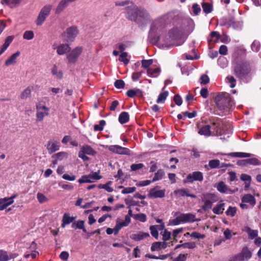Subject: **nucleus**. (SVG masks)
Here are the masks:
<instances>
[{
	"label": "nucleus",
	"mask_w": 261,
	"mask_h": 261,
	"mask_svg": "<svg viewBox=\"0 0 261 261\" xmlns=\"http://www.w3.org/2000/svg\"><path fill=\"white\" fill-rule=\"evenodd\" d=\"M163 40L162 45L163 47H171L181 45L185 39L184 37V29L180 26H175L171 29L167 35L164 37H160Z\"/></svg>",
	"instance_id": "obj_1"
},
{
	"label": "nucleus",
	"mask_w": 261,
	"mask_h": 261,
	"mask_svg": "<svg viewBox=\"0 0 261 261\" xmlns=\"http://www.w3.org/2000/svg\"><path fill=\"white\" fill-rule=\"evenodd\" d=\"M125 9L126 17L128 20L141 23L148 18V14L146 11L138 8L133 3H130Z\"/></svg>",
	"instance_id": "obj_2"
},
{
	"label": "nucleus",
	"mask_w": 261,
	"mask_h": 261,
	"mask_svg": "<svg viewBox=\"0 0 261 261\" xmlns=\"http://www.w3.org/2000/svg\"><path fill=\"white\" fill-rule=\"evenodd\" d=\"M215 100L218 108L222 111L224 115H226L234 106L233 100L227 93L217 96Z\"/></svg>",
	"instance_id": "obj_3"
},
{
	"label": "nucleus",
	"mask_w": 261,
	"mask_h": 261,
	"mask_svg": "<svg viewBox=\"0 0 261 261\" xmlns=\"http://www.w3.org/2000/svg\"><path fill=\"white\" fill-rule=\"evenodd\" d=\"M255 71V66L246 62L239 63L234 67V73L241 79L251 75Z\"/></svg>",
	"instance_id": "obj_4"
},
{
	"label": "nucleus",
	"mask_w": 261,
	"mask_h": 261,
	"mask_svg": "<svg viewBox=\"0 0 261 261\" xmlns=\"http://www.w3.org/2000/svg\"><path fill=\"white\" fill-rule=\"evenodd\" d=\"M165 27V21L163 19H159L155 20L151 24L149 33V37L154 40H158L162 45L163 40L160 39V37H164L161 33H163Z\"/></svg>",
	"instance_id": "obj_5"
},
{
	"label": "nucleus",
	"mask_w": 261,
	"mask_h": 261,
	"mask_svg": "<svg viewBox=\"0 0 261 261\" xmlns=\"http://www.w3.org/2000/svg\"><path fill=\"white\" fill-rule=\"evenodd\" d=\"M201 200L203 203L201 209L206 212L212 208L213 204L218 200V198L215 194L206 193L201 196Z\"/></svg>",
	"instance_id": "obj_6"
},
{
	"label": "nucleus",
	"mask_w": 261,
	"mask_h": 261,
	"mask_svg": "<svg viewBox=\"0 0 261 261\" xmlns=\"http://www.w3.org/2000/svg\"><path fill=\"white\" fill-rule=\"evenodd\" d=\"M36 121L41 122L45 117L49 115V109L41 102H39L36 104Z\"/></svg>",
	"instance_id": "obj_7"
},
{
	"label": "nucleus",
	"mask_w": 261,
	"mask_h": 261,
	"mask_svg": "<svg viewBox=\"0 0 261 261\" xmlns=\"http://www.w3.org/2000/svg\"><path fill=\"white\" fill-rule=\"evenodd\" d=\"M51 9V5H46L41 9L36 20L37 25H41L43 23L47 17L49 15Z\"/></svg>",
	"instance_id": "obj_8"
},
{
	"label": "nucleus",
	"mask_w": 261,
	"mask_h": 261,
	"mask_svg": "<svg viewBox=\"0 0 261 261\" xmlns=\"http://www.w3.org/2000/svg\"><path fill=\"white\" fill-rule=\"evenodd\" d=\"M101 178L102 176L99 175V172H95L92 174L82 176V177L78 180V182L80 184L90 183L99 180Z\"/></svg>",
	"instance_id": "obj_9"
},
{
	"label": "nucleus",
	"mask_w": 261,
	"mask_h": 261,
	"mask_svg": "<svg viewBox=\"0 0 261 261\" xmlns=\"http://www.w3.org/2000/svg\"><path fill=\"white\" fill-rule=\"evenodd\" d=\"M83 50L82 46H77L72 49L67 55V58L69 63H75Z\"/></svg>",
	"instance_id": "obj_10"
},
{
	"label": "nucleus",
	"mask_w": 261,
	"mask_h": 261,
	"mask_svg": "<svg viewBox=\"0 0 261 261\" xmlns=\"http://www.w3.org/2000/svg\"><path fill=\"white\" fill-rule=\"evenodd\" d=\"M79 33V31L76 27L72 26L66 29L64 33V35L66 37L67 42H72Z\"/></svg>",
	"instance_id": "obj_11"
},
{
	"label": "nucleus",
	"mask_w": 261,
	"mask_h": 261,
	"mask_svg": "<svg viewBox=\"0 0 261 261\" xmlns=\"http://www.w3.org/2000/svg\"><path fill=\"white\" fill-rule=\"evenodd\" d=\"M203 179V173L200 171H195L188 175L184 182L192 183L194 181H202Z\"/></svg>",
	"instance_id": "obj_12"
},
{
	"label": "nucleus",
	"mask_w": 261,
	"mask_h": 261,
	"mask_svg": "<svg viewBox=\"0 0 261 261\" xmlns=\"http://www.w3.org/2000/svg\"><path fill=\"white\" fill-rule=\"evenodd\" d=\"M108 149L111 152L119 154L129 155L130 153V150L128 148L117 145H110L108 147Z\"/></svg>",
	"instance_id": "obj_13"
},
{
	"label": "nucleus",
	"mask_w": 261,
	"mask_h": 261,
	"mask_svg": "<svg viewBox=\"0 0 261 261\" xmlns=\"http://www.w3.org/2000/svg\"><path fill=\"white\" fill-rule=\"evenodd\" d=\"M218 192L222 194L231 195L234 193V191L229 188L223 181H220L215 186Z\"/></svg>",
	"instance_id": "obj_14"
},
{
	"label": "nucleus",
	"mask_w": 261,
	"mask_h": 261,
	"mask_svg": "<svg viewBox=\"0 0 261 261\" xmlns=\"http://www.w3.org/2000/svg\"><path fill=\"white\" fill-rule=\"evenodd\" d=\"M237 255L241 261H243L250 259L252 256V252L247 247H244L240 253L237 254Z\"/></svg>",
	"instance_id": "obj_15"
},
{
	"label": "nucleus",
	"mask_w": 261,
	"mask_h": 261,
	"mask_svg": "<svg viewBox=\"0 0 261 261\" xmlns=\"http://www.w3.org/2000/svg\"><path fill=\"white\" fill-rule=\"evenodd\" d=\"M165 190H159L158 187L151 189L149 193V196L151 198H163L165 195Z\"/></svg>",
	"instance_id": "obj_16"
},
{
	"label": "nucleus",
	"mask_w": 261,
	"mask_h": 261,
	"mask_svg": "<svg viewBox=\"0 0 261 261\" xmlns=\"http://www.w3.org/2000/svg\"><path fill=\"white\" fill-rule=\"evenodd\" d=\"M54 49L57 50V53L59 55H63L69 51L70 47L67 44H60L56 47H54Z\"/></svg>",
	"instance_id": "obj_17"
},
{
	"label": "nucleus",
	"mask_w": 261,
	"mask_h": 261,
	"mask_svg": "<svg viewBox=\"0 0 261 261\" xmlns=\"http://www.w3.org/2000/svg\"><path fill=\"white\" fill-rule=\"evenodd\" d=\"M242 202L248 203L252 206L256 204V200L254 197L250 194H245L241 199Z\"/></svg>",
	"instance_id": "obj_18"
},
{
	"label": "nucleus",
	"mask_w": 261,
	"mask_h": 261,
	"mask_svg": "<svg viewBox=\"0 0 261 261\" xmlns=\"http://www.w3.org/2000/svg\"><path fill=\"white\" fill-rule=\"evenodd\" d=\"M148 237H149V234L148 233L139 232L137 233L132 234L130 238L135 241H140Z\"/></svg>",
	"instance_id": "obj_19"
},
{
	"label": "nucleus",
	"mask_w": 261,
	"mask_h": 261,
	"mask_svg": "<svg viewBox=\"0 0 261 261\" xmlns=\"http://www.w3.org/2000/svg\"><path fill=\"white\" fill-rule=\"evenodd\" d=\"M19 55V51H17L16 53L13 54L5 61V65L7 66H9L10 65L15 64L17 62V58Z\"/></svg>",
	"instance_id": "obj_20"
},
{
	"label": "nucleus",
	"mask_w": 261,
	"mask_h": 261,
	"mask_svg": "<svg viewBox=\"0 0 261 261\" xmlns=\"http://www.w3.org/2000/svg\"><path fill=\"white\" fill-rule=\"evenodd\" d=\"M225 204L222 201L220 203L216 204L212 209L213 212L216 215H221L223 213L225 210Z\"/></svg>",
	"instance_id": "obj_21"
},
{
	"label": "nucleus",
	"mask_w": 261,
	"mask_h": 261,
	"mask_svg": "<svg viewBox=\"0 0 261 261\" xmlns=\"http://www.w3.org/2000/svg\"><path fill=\"white\" fill-rule=\"evenodd\" d=\"M60 146L58 142L49 141L47 145V149L50 154L59 150Z\"/></svg>",
	"instance_id": "obj_22"
},
{
	"label": "nucleus",
	"mask_w": 261,
	"mask_h": 261,
	"mask_svg": "<svg viewBox=\"0 0 261 261\" xmlns=\"http://www.w3.org/2000/svg\"><path fill=\"white\" fill-rule=\"evenodd\" d=\"M168 246V243L165 242H156L153 243L151 247V250L154 251L158 249H165Z\"/></svg>",
	"instance_id": "obj_23"
},
{
	"label": "nucleus",
	"mask_w": 261,
	"mask_h": 261,
	"mask_svg": "<svg viewBox=\"0 0 261 261\" xmlns=\"http://www.w3.org/2000/svg\"><path fill=\"white\" fill-rule=\"evenodd\" d=\"M198 134L200 135L205 136H210L212 135V131L210 125H205L201 127L198 130Z\"/></svg>",
	"instance_id": "obj_24"
},
{
	"label": "nucleus",
	"mask_w": 261,
	"mask_h": 261,
	"mask_svg": "<svg viewBox=\"0 0 261 261\" xmlns=\"http://www.w3.org/2000/svg\"><path fill=\"white\" fill-rule=\"evenodd\" d=\"M75 219L74 217H70L67 213H65L62 219V223L61 226L64 228L66 225L69 224Z\"/></svg>",
	"instance_id": "obj_25"
},
{
	"label": "nucleus",
	"mask_w": 261,
	"mask_h": 261,
	"mask_svg": "<svg viewBox=\"0 0 261 261\" xmlns=\"http://www.w3.org/2000/svg\"><path fill=\"white\" fill-rule=\"evenodd\" d=\"M13 39L12 36H8L5 40L4 44L2 46L0 49V56L3 54L5 51L7 49L10 43L12 42Z\"/></svg>",
	"instance_id": "obj_26"
},
{
	"label": "nucleus",
	"mask_w": 261,
	"mask_h": 261,
	"mask_svg": "<svg viewBox=\"0 0 261 261\" xmlns=\"http://www.w3.org/2000/svg\"><path fill=\"white\" fill-rule=\"evenodd\" d=\"M33 90V87L29 86L25 88L21 93L20 98L21 99H26L31 96L32 90Z\"/></svg>",
	"instance_id": "obj_27"
},
{
	"label": "nucleus",
	"mask_w": 261,
	"mask_h": 261,
	"mask_svg": "<svg viewBox=\"0 0 261 261\" xmlns=\"http://www.w3.org/2000/svg\"><path fill=\"white\" fill-rule=\"evenodd\" d=\"M190 190L188 189H179L174 191V194L176 197L188 196V193Z\"/></svg>",
	"instance_id": "obj_28"
},
{
	"label": "nucleus",
	"mask_w": 261,
	"mask_h": 261,
	"mask_svg": "<svg viewBox=\"0 0 261 261\" xmlns=\"http://www.w3.org/2000/svg\"><path fill=\"white\" fill-rule=\"evenodd\" d=\"M161 72L160 68L156 67L154 69L148 68L147 70V75L151 77H155L158 76Z\"/></svg>",
	"instance_id": "obj_29"
},
{
	"label": "nucleus",
	"mask_w": 261,
	"mask_h": 261,
	"mask_svg": "<svg viewBox=\"0 0 261 261\" xmlns=\"http://www.w3.org/2000/svg\"><path fill=\"white\" fill-rule=\"evenodd\" d=\"M228 25L229 27H232L234 29H240L242 26V23L239 21H236L232 18L228 22Z\"/></svg>",
	"instance_id": "obj_30"
},
{
	"label": "nucleus",
	"mask_w": 261,
	"mask_h": 261,
	"mask_svg": "<svg viewBox=\"0 0 261 261\" xmlns=\"http://www.w3.org/2000/svg\"><path fill=\"white\" fill-rule=\"evenodd\" d=\"M129 116L128 113L123 112L119 116V121L121 124H124L129 121Z\"/></svg>",
	"instance_id": "obj_31"
},
{
	"label": "nucleus",
	"mask_w": 261,
	"mask_h": 261,
	"mask_svg": "<svg viewBox=\"0 0 261 261\" xmlns=\"http://www.w3.org/2000/svg\"><path fill=\"white\" fill-rule=\"evenodd\" d=\"M210 37L211 39H208V42L216 43L218 42L220 35L218 32L213 31L211 33Z\"/></svg>",
	"instance_id": "obj_32"
},
{
	"label": "nucleus",
	"mask_w": 261,
	"mask_h": 261,
	"mask_svg": "<svg viewBox=\"0 0 261 261\" xmlns=\"http://www.w3.org/2000/svg\"><path fill=\"white\" fill-rule=\"evenodd\" d=\"M51 73L58 79H61L63 77L62 72L58 69V66L56 65L53 66L51 69Z\"/></svg>",
	"instance_id": "obj_33"
},
{
	"label": "nucleus",
	"mask_w": 261,
	"mask_h": 261,
	"mask_svg": "<svg viewBox=\"0 0 261 261\" xmlns=\"http://www.w3.org/2000/svg\"><path fill=\"white\" fill-rule=\"evenodd\" d=\"M8 200L7 197L0 198V211L4 210L8 206L12 204Z\"/></svg>",
	"instance_id": "obj_34"
},
{
	"label": "nucleus",
	"mask_w": 261,
	"mask_h": 261,
	"mask_svg": "<svg viewBox=\"0 0 261 261\" xmlns=\"http://www.w3.org/2000/svg\"><path fill=\"white\" fill-rule=\"evenodd\" d=\"M245 231L248 233L249 238L251 239H253L258 236V231L257 230L251 229L249 227H247L245 228Z\"/></svg>",
	"instance_id": "obj_35"
},
{
	"label": "nucleus",
	"mask_w": 261,
	"mask_h": 261,
	"mask_svg": "<svg viewBox=\"0 0 261 261\" xmlns=\"http://www.w3.org/2000/svg\"><path fill=\"white\" fill-rule=\"evenodd\" d=\"M68 5V3L64 0H62L56 8V13H60Z\"/></svg>",
	"instance_id": "obj_36"
},
{
	"label": "nucleus",
	"mask_w": 261,
	"mask_h": 261,
	"mask_svg": "<svg viewBox=\"0 0 261 261\" xmlns=\"http://www.w3.org/2000/svg\"><path fill=\"white\" fill-rule=\"evenodd\" d=\"M186 223H192L195 221H199L200 219H196L195 215L187 213L185 214Z\"/></svg>",
	"instance_id": "obj_37"
},
{
	"label": "nucleus",
	"mask_w": 261,
	"mask_h": 261,
	"mask_svg": "<svg viewBox=\"0 0 261 261\" xmlns=\"http://www.w3.org/2000/svg\"><path fill=\"white\" fill-rule=\"evenodd\" d=\"M81 150L83 151L85 153L89 155H93L96 153L95 151H94L91 146L87 145L83 146L82 147Z\"/></svg>",
	"instance_id": "obj_38"
},
{
	"label": "nucleus",
	"mask_w": 261,
	"mask_h": 261,
	"mask_svg": "<svg viewBox=\"0 0 261 261\" xmlns=\"http://www.w3.org/2000/svg\"><path fill=\"white\" fill-rule=\"evenodd\" d=\"M164 172L162 169H159L155 173L154 176L153 177L152 181L154 182L162 179L164 175Z\"/></svg>",
	"instance_id": "obj_39"
},
{
	"label": "nucleus",
	"mask_w": 261,
	"mask_h": 261,
	"mask_svg": "<svg viewBox=\"0 0 261 261\" xmlns=\"http://www.w3.org/2000/svg\"><path fill=\"white\" fill-rule=\"evenodd\" d=\"M237 211V209L236 207L229 206L225 212V214L227 216L233 217L236 215Z\"/></svg>",
	"instance_id": "obj_40"
},
{
	"label": "nucleus",
	"mask_w": 261,
	"mask_h": 261,
	"mask_svg": "<svg viewBox=\"0 0 261 261\" xmlns=\"http://www.w3.org/2000/svg\"><path fill=\"white\" fill-rule=\"evenodd\" d=\"M244 165L250 164L253 165H257L259 164V161L256 158H251L242 161Z\"/></svg>",
	"instance_id": "obj_41"
},
{
	"label": "nucleus",
	"mask_w": 261,
	"mask_h": 261,
	"mask_svg": "<svg viewBox=\"0 0 261 261\" xmlns=\"http://www.w3.org/2000/svg\"><path fill=\"white\" fill-rule=\"evenodd\" d=\"M168 95V92L167 91L164 92L158 96V98L156 99V102L158 103H161L165 101L167 96Z\"/></svg>",
	"instance_id": "obj_42"
},
{
	"label": "nucleus",
	"mask_w": 261,
	"mask_h": 261,
	"mask_svg": "<svg viewBox=\"0 0 261 261\" xmlns=\"http://www.w3.org/2000/svg\"><path fill=\"white\" fill-rule=\"evenodd\" d=\"M133 217L137 220H139L142 222H145L147 220L146 215L144 214H138L133 216Z\"/></svg>",
	"instance_id": "obj_43"
},
{
	"label": "nucleus",
	"mask_w": 261,
	"mask_h": 261,
	"mask_svg": "<svg viewBox=\"0 0 261 261\" xmlns=\"http://www.w3.org/2000/svg\"><path fill=\"white\" fill-rule=\"evenodd\" d=\"M141 93V91L140 89H130L127 91L126 95L129 97H134L137 94Z\"/></svg>",
	"instance_id": "obj_44"
},
{
	"label": "nucleus",
	"mask_w": 261,
	"mask_h": 261,
	"mask_svg": "<svg viewBox=\"0 0 261 261\" xmlns=\"http://www.w3.org/2000/svg\"><path fill=\"white\" fill-rule=\"evenodd\" d=\"M178 213H176L175 216L176 218L170 220L169 221L168 225L169 226H176L180 224L179 218L177 216Z\"/></svg>",
	"instance_id": "obj_45"
},
{
	"label": "nucleus",
	"mask_w": 261,
	"mask_h": 261,
	"mask_svg": "<svg viewBox=\"0 0 261 261\" xmlns=\"http://www.w3.org/2000/svg\"><path fill=\"white\" fill-rule=\"evenodd\" d=\"M106 124V121L101 120L99 121V124H95L94 126V131H102L103 129V126Z\"/></svg>",
	"instance_id": "obj_46"
},
{
	"label": "nucleus",
	"mask_w": 261,
	"mask_h": 261,
	"mask_svg": "<svg viewBox=\"0 0 261 261\" xmlns=\"http://www.w3.org/2000/svg\"><path fill=\"white\" fill-rule=\"evenodd\" d=\"M220 162L218 160H212L208 162V166L211 169L218 168L220 165Z\"/></svg>",
	"instance_id": "obj_47"
},
{
	"label": "nucleus",
	"mask_w": 261,
	"mask_h": 261,
	"mask_svg": "<svg viewBox=\"0 0 261 261\" xmlns=\"http://www.w3.org/2000/svg\"><path fill=\"white\" fill-rule=\"evenodd\" d=\"M226 80L229 84L230 88H233L236 86L237 81L235 78L232 76H228L226 77Z\"/></svg>",
	"instance_id": "obj_48"
},
{
	"label": "nucleus",
	"mask_w": 261,
	"mask_h": 261,
	"mask_svg": "<svg viewBox=\"0 0 261 261\" xmlns=\"http://www.w3.org/2000/svg\"><path fill=\"white\" fill-rule=\"evenodd\" d=\"M10 259L7 252L3 250H0V261H8Z\"/></svg>",
	"instance_id": "obj_49"
},
{
	"label": "nucleus",
	"mask_w": 261,
	"mask_h": 261,
	"mask_svg": "<svg viewBox=\"0 0 261 261\" xmlns=\"http://www.w3.org/2000/svg\"><path fill=\"white\" fill-rule=\"evenodd\" d=\"M202 7L203 11L206 14L210 13L212 10V6L209 3H203Z\"/></svg>",
	"instance_id": "obj_50"
},
{
	"label": "nucleus",
	"mask_w": 261,
	"mask_h": 261,
	"mask_svg": "<svg viewBox=\"0 0 261 261\" xmlns=\"http://www.w3.org/2000/svg\"><path fill=\"white\" fill-rule=\"evenodd\" d=\"M153 63V60H143L142 61V66L145 69H147V70L149 68V67L152 65Z\"/></svg>",
	"instance_id": "obj_51"
},
{
	"label": "nucleus",
	"mask_w": 261,
	"mask_h": 261,
	"mask_svg": "<svg viewBox=\"0 0 261 261\" xmlns=\"http://www.w3.org/2000/svg\"><path fill=\"white\" fill-rule=\"evenodd\" d=\"M34 37V33L32 31H25L23 35V37L26 40H31Z\"/></svg>",
	"instance_id": "obj_52"
},
{
	"label": "nucleus",
	"mask_w": 261,
	"mask_h": 261,
	"mask_svg": "<svg viewBox=\"0 0 261 261\" xmlns=\"http://www.w3.org/2000/svg\"><path fill=\"white\" fill-rule=\"evenodd\" d=\"M127 54L125 52H123L120 55L119 60L125 64H127L129 63V60L127 58Z\"/></svg>",
	"instance_id": "obj_53"
},
{
	"label": "nucleus",
	"mask_w": 261,
	"mask_h": 261,
	"mask_svg": "<svg viewBox=\"0 0 261 261\" xmlns=\"http://www.w3.org/2000/svg\"><path fill=\"white\" fill-rule=\"evenodd\" d=\"M260 46V42L256 40L254 41L251 45L252 50L255 52H257L259 50Z\"/></svg>",
	"instance_id": "obj_54"
},
{
	"label": "nucleus",
	"mask_w": 261,
	"mask_h": 261,
	"mask_svg": "<svg viewBox=\"0 0 261 261\" xmlns=\"http://www.w3.org/2000/svg\"><path fill=\"white\" fill-rule=\"evenodd\" d=\"M37 198L38 201L41 203L45 202L48 200L47 198L44 195L41 193H37Z\"/></svg>",
	"instance_id": "obj_55"
},
{
	"label": "nucleus",
	"mask_w": 261,
	"mask_h": 261,
	"mask_svg": "<svg viewBox=\"0 0 261 261\" xmlns=\"http://www.w3.org/2000/svg\"><path fill=\"white\" fill-rule=\"evenodd\" d=\"M218 63L220 66L224 68L227 65V61L224 57H220L218 60Z\"/></svg>",
	"instance_id": "obj_56"
},
{
	"label": "nucleus",
	"mask_w": 261,
	"mask_h": 261,
	"mask_svg": "<svg viewBox=\"0 0 261 261\" xmlns=\"http://www.w3.org/2000/svg\"><path fill=\"white\" fill-rule=\"evenodd\" d=\"M124 226H126V223H125L123 222H117L115 227V235H117L119 232V231Z\"/></svg>",
	"instance_id": "obj_57"
},
{
	"label": "nucleus",
	"mask_w": 261,
	"mask_h": 261,
	"mask_svg": "<svg viewBox=\"0 0 261 261\" xmlns=\"http://www.w3.org/2000/svg\"><path fill=\"white\" fill-rule=\"evenodd\" d=\"M171 232L168 231L167 229H165L162 233L163 236L162 240L164 242L168 241L171 237Z\"/></svg>",
	"instance_id": "obj_58"
},
{
	"label": "nucleus",
	"mask_w": 261,
	"mask_h": 261,
	"mask_svg": "<svg viewBox=\"0 0 261 261\" xmlns=\"http://www.w3.org/2000/svg\"><path fill=\"white\" fill-rule=\"evenodd\" d=\"M151 235L156 239H158L159 232L157 228L154 225L150 226L149 228Z\"/></svg>",
	"instance_id": "obj_59"
},
{
	"label": "nucleus",
	"mask_w": 261,
	"mask_h": 261,
	"mask_svg": "<svg viewBox=\"0 0 261 261\" xmlns=\"http://www.w3.org/2000/svg\"><path fill=\"white\" fill-rule=\"evenodd\" d=\"M196 245L194 242H187L184 244H182V248H188L190 249H194L196 247Z\"/></svg>",
	"instance_id": "obj_60"
},
{
	"label": "nucleus",
	"mask_w": 261,
	"mask_h": 261,
	"mask_svg": "<svg viewBox=\"0 0 261 261\" xmlns=\"http://www.w3.org/2000/svg\"><path fill=\"white\" fill-rule=\"evenodd\" d=\"M143 167H144V164L142 163L133 164L130 166V170L135 171L141 169Z\"/></svg>",
	"instance_id": "obj_61"
},
{
	"label": "nucleus",
	"mask_w": 261,
	"mask_h": 261,
	"mask_svg": "<svg viewBox=\"0 0 261 261\" xmlns=\"http://www.w3.org/2000/svg\"><path fill=\"white\" fill-rule=\"evenodd\" d=\"M84 226V222L82 220L77 221L76 223H73L72 224V227L73 228H76L79 229L83 228Z\"/></svg>",
	"instance_id": "obj_62"
},
{
	"label": "nucleus",
	"mask_w": 261,
	"mask_h": 261,
	"mask_svg": "<svg viewBox=\"0 0 261 261\" xmlns=\"http://www.w3.org/2000/svg\"><path fill=\"white\" fill-rule=\"evenodd\" d=\"M136 190V188L135 187L125 188L123 189L121 193L123 194L132 193Z\"/></svg>",
	"instance_id": "obj_63"
},
{
	"label": "nucleus",
	"mask_w": 261,
	"mask_h": 261,
	"mask_svg": "<svg viewBox=\"0 0 261 261\" xmlns=\"http://www.w3.org/2000/svg\"><path fill=\"white\" fill-rule=\"evenodd\" d=\"M125 83L122 80H116L114 83L115 87L117 89L123 88L124 86Z\"/></svg>",
	"instance_id": "obj_64"
}]
</instances>
